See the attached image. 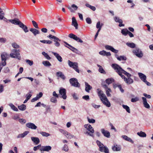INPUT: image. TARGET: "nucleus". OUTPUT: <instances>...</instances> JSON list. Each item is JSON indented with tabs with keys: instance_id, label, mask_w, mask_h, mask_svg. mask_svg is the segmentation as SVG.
Instances as JSON below:
<instances>
[{
	"instance_id": "f257e3e1",
	"label": "nucleus",
	"mask_w": 153,
	"mask_h": 153,
	"mask_svg": "<svg viewBox=\"0 0 153 153\" xmlns=\"http://www.w3.org/2000/svg\"><path fill=\"white\" fill-rule=\"evenodd\" d=\"M112 67L122 78L124 79L126 83L130 84L133 83V79L130 78L131 75L123 70L118 65L113 64L112 65Z\"/></svg>"
},
{
	"instance_id": "f03ea898",
	"label": "nucleus",
	"mask_w": 153,
	"mask_h": 153,
	"mask_svg": "<svg viewBox=\"0 0 153 153\" xmlns=\"http://www.w3.org/2000/svg\"><path fill=\"white\" fill-rule=\"evenodd\" d=\"M97 91L98 95L103 104L107 107H110L111 104L103 92L100 88H97Z\"/></svg>"
},
{
	"instance_id": "7ed1b4c3",
	"label": "nucleus",
	"mask_w": 153,
	"mask_h": 153,
	"mask_svg": "<svg viewBox=\"0 0 153 153\" xmlns=\"http://www.w3.org/2000/svg\"><path fill=\"white\" fill-rule=\"evenodd\" d=\"M20 51L19 49H12L11 51L10 55L12 58H16L19 60H20L21 57L20 54Z\"/></svg>"
},
{
	"instance_id": "20e7f679",
	"label": "nucleus",
	"mask_w": 153,
	"mask_h": 153,
	"mask_svg": "<svg viewBox=\"0 0 153 153\" xmlns=\"http://www.w3.org/2000/svg\"><path fill=\"white\" fill-rule=\"evenodd\" d=\"M9 22L11 23L16 25H18L19 26L22 28L25 32H28L27 27L24 25L22 22L17 20H8Z\"/></svg>"
},
{
	"instance_id": "39448f33",
	"label": "nucleus",
	"mask_w": 153,
	"mask_h": 153,
	"mask_svg": "<svg viewBox=\"0 0 153 153\" xmlns=\"http://www.w3.org/2000/svg\"><path fill=\"white\" fill-rule=\"evenodd\" d=\"M84 127L88 131H86L85 133L87 134L90 136L93 137V134L94 132V130L93 128L90 124H85L84 125Z\"/></svg>"
},
{
	"instance_id": "423d86ee",
	"label": "nucleus",
	"mask_w": 153,
	"mask_h": 153,
	"mask_svg": "<svg viewBox=\"0 0 153 153\" xmlns=\"http://www.w3.org/2000/svg\"><path fill=\"white\" fill-rule=\"evenodd\" d=\"M11 18L12 19H18L22 18L20 13L15 12L14 10L12 11L11 12Z\"/></svg>"
},
{
	"instance_id": "0eeeda50",
	"label": "nucleus",
	"mask_w": 153,
	"mask_h": 153,
	"mask_svg": "<svg viewBox=\"0 0 153 153\" xmlns=\"http://www.w3.org/2000/svg\"><path fill=\"white\" fill-rule=\"evenodd\" d=\"M68 63L70 67L73 68L76 72L79 73V70L78 68V64L77 62H73L68 60Z\"/></svg>"
},
{
	"instance_id": "6e6552de",
	"label": "nucleus",
	"mask_w": 153,
	"mask_h": 153,
	"mask_svg": "<svg viewBox=\"0 0 153 153\" xmlns=\"http://www.w3.org/2000/svg\"><path fill=\"white\" fill-rule=\"evenodd\" d=\"M48 37H49L50 39H53V41L55 42L54 44L56 46L59 47L60 46V44L59 42H60L61 40L59 38L51 34H50Z\"/></svg>"
},
{
	"instance_id": "1a4fd4ad",
	"label": "nucleus",
	"mask_w": 153,
	"mask_h": 153,
	"mask_svg": "<svg viewBox=\"0 0 153 153\" xmlns=\"http://www.w3.org/2000/svg\"><path fill=\"white\" fill-rule=\"evenodd\" d=\"M72 86L76 87H79L80 84L78 82L77 79L75 78H72L69 80Z\"/></svg>"
},
{
	"instance_id": "9d476101",
	"label": "nucleus",
	"mask_w": 153,
	"mask_h": 153,
	"mask_svg": "<svg viewBox=\"0 0 153 153\" xmlns=\"http://www.w3.org/2000/svg\"><path fill=\"white\" fill-rule=\"evenodd\" d=\"M138 75L141 79L147 85L150 86L151 84L146 80V76L143 74L139 73Z\"/></svg>"
},
{
	"instance_id": "9b49d317",
	"label": "nucleus",
	"mask_w": 153,
	"mask_h": 153,
	"mask_svg": "<svg viewBox=\"0 0 153 153\" xmlns=\"http://www.w3.org/2000/svg\"><path fill=\"white\" fill-rule=\"evenodd\" d=\"M133 53L137 57L141 58L143 56V53L141 50L138 48H137L133 51Z\"/></svg>"
},
{
	"instance_id": "f8f14e48",
	"label": "nucleus",
	"mask_w": 153,
	"mask_h": 153,
	"mask_svg": "<svg viewBox=\"0 0 153 153\" xmlns=\"http://www.w3.org/2000/svg\"><path fill=\"white\" fill-rule=\"evenodd\" d=\"M8 55L5 53H4L1 54V57L2 62V65L5 66L6 64V60Z\"/></svg>"
},
{
	"instance_id": "ddd939ff",
	"label": "nucleus",
	"mask_w": 153,
	"mask_h": 153,
	"mask_svg": "<svg viewBox=\"0 0 153 153\" xmlns=\"http://www.w3.org/2000/svg\"><path fill=\"white\" fill-rule=\"evenodd\" d=\"M101 131L102 134L103 135L107 137L110 138V134L109 131L107 130H105L104 128H102L101 129Z\"/></svg>"
},
{
	"instance_id": "4468645a",
	"label": "nucleus",
	"mask_w": 153,
	"mask_h": 153,
	"mask_svg": "<svg viewBox=\"0 0 153 153\" xmlns=\"http://www.w3.org/2000/svg\"><path fill=\"white\" fill-rule=\"evenodd\" d=\"M60 94L62 95V97L64 99H66L67 97L66 95V90L64 88H61L59 90Z\"/></svg>"
},
{
	"instance_id": "2eb2a0df",
	"label": "nucleus",
	"mask_w": 153,
	"mask_h": 153,
	"mask_svg": "<svg viewBox=\"0 0 153 153\" xmlns=\"http://www.w3.org/2000/svg\"><path fill=\"white\" fill-rule=\"evenodd\" d=\"M51 149V147L50 146H42L39 149L41 151L49 152Z\"/></svg>"
},
{
	"instance_id": "dca6fc26",
	"label": "nucleus",
	"mask_w": 153,
	"mask_h": 153,
	"mask_svg": "<svg viewBox=\"0 0 153 153\" xmlns=\"http://www.w3.org/2000/svg\"><path fill=\"white\" fill-rule=\"evenodd\" d=\"M105 47L106 49L110 50L114 53H117L118 52L117 50L115 49L112 47L111 46L106 45L105 46Z\"/></svg>"
},
{
	"instance_id": "f3484780",
	"label": "nucleus",
	"mask_w": 153,
	"mask_h": 153,
	"mask_svg": "<svg viewBox=\"0 0 153 153\" xmlns=\"http://www.w3.org/2000/svg\"><path fill=\"white\" fill-rule=\"evenodd\" d=\"M26 126L32 129H36L37 127L33 123H29L26 124Z\"/></svg>"
},
{
	"instance_id": "a211bd4d",
	"label": "nucleus",
	"mask_w": 153,
	"mask_h": 153,
	"mask_svg": "<svg viewBox=\"0 0 153 153\" xmlns=\"http://www.w3.org/2000/svg\"><path fill=\"white\" fill-rule=\"evenodd\" d=\"M142 99L143 100V104L144 106L147 108H149L150 106L149 104L147 103L146 98L145 97H142Z\"/></svg>"
},
{
	"instance_id": "6ab92c4d",
	"label": "nucleus",
	"mask_w": 153,
	"mask_h": 153,
	"mask_svg": "<svg viewBox=\"0 0 153 153\" xmlns=\"http://www.w3.org/2000/svg\"><path fill=\"white\" fill-rule=\"evenodd\" d=\"M52 53L53 54L58 60L60 62H62V57L57 53L52 52Z\"/></svg>"
},
{
	"instance_id": "aec40b11",
	"label": "nucleus",
	"mask_w": 153,
	"mask_h": 153,
	"mask_svg": "<svg viewBox=\"0 0 153 153\" xmlns=\"http://www.w3.org/2000/svg\"><path fill=\"white\" fill-rule=\"evenodd\" d=\"M30 31L35 36H36L37 34H39L40 33L39 31L38 30L34 28H30Z\"/></svg>"
},
{
	"instance_id": "412c9836",
	"label": "nucleus",
	"mask_w": 153,
	"mask_h": 153,
	"mask_svg": "<svg viewBox=\"0 0 153 153\" xmlns=\"http://www.w3.org/2000/svg\"><path fill=\"white\" fill-rule=\"evenodd\" d=\"M85 91L88 92H89V91L91 90L92 88V87L91 86L88 84L87 82H85Z\"/></svg>"
},
{
	"instance_id": "4be33fe9",
	"label": "nucleus",
	"mask_w": 153,
	"mask_h": 153,
	"mask_svg": "<svg viewBox=\"0 0 153 153\" xmlns=\"http://www.w3.org/2000/svg\"><path fill=\"white\" fill-rule=\"evenodd\" d=\"M112 149L113 151H119L121 150V147L120 146H119L117 145H116L112 146Z\"/></svg>"
},
{
	"instance_id": "5701e85b",
	"label": "nucleus",
	"mask_w": 153,
	"mask_h": 153,
	"mask_svg": "<svg viewBox=\"0 0 153 153\" xmlns=\"http://www.w3.org/2000/svg\"><path fill=\"white\" fill-rule=\"evenodd\" d=\"M31 139L36 145L38 144L39 143L40 140L38 137H31Z\"/></svg>"
},
{
	"instance_id": "b1692460",
	"label": "nucleus",
	"mask_w": 153,
	"mask_h": 153,
	"mask_svg": "<svg viewBox=\"0 0 153 153\" xmlns=\"http://www.w3.org/2000/svg\"><path fill=\"white\" fill-rule=\"evenodd\" d=\"M56 74L57 76L60 77L63 80H64L65 79V75L61 72L60 71L57 72Z\"/></svg>"
},
{
	"instance_id": "393cba45",
	"label": "nucleus",
	"mask_w": 153,
	"mask_h": 153,
	"mask_svg": "<svg viewBox=\"0 0 153 153\" xmlns=\"http://www.w3.org/2000/svg\"><path fill=\"white\" fill-rule=\"evenodd\" d=\"M71 25L74 26L76 29H78V24L76 20H72Z\"/></svg>"
},
{
	"instance_id": "a878e982",
	"label": "nucleus",
	"mask_w": 153,
	"mask_h": 153,
	"mask_svg": "<svg viewBox=\"0 0 153 153\" xmlns=\"http://www.w3.org/2000/svg\"><path fill=\"white\" fill-rule=\"evenodd\" d=\"M122 137L125 140L130 142L132 143H133V141L129 137L126 135H123Z\"/></svg>"
},
{
	"instance_id": "bb28decb",
	"label": "nucleus",
	"mask_w": 153,
	"mask_h": 153,
	"mask_svg": "<svg viewBox=\"0 0 153 153\" xmlns=\"http://www.w3.org/2000/svg\"><path fill=\"white\" fill-rule=\"evenodd\" d=\"M114 79L112 78H108L105 80L106 82L108 85L112 83V82H114Z\"/></svg>"
},
{
	"instance_id": "cd10ccee",
	"label": "nucleus",
	"mask_w": 153,
	"mask_h": 153,
	"mask_svg": "<svg viewBox=\"0 0 153 153\" xmlns=\"http://www.w3.org/2000/svg\"><path fill=\"white\" fill-rule=\"evenodd\" d=\"M137 134L141 137H146V134L142 131L137 132Z\"/></svg>"
},
{
	"instance_id": "c85d7f7f",
	"label": "nucleus",
	"mask_w": 153,
	"mask_h": 153,
	"mask_svg": "<svg viewBox=\"0 0 153 153\" xmlns=\"http://www.w3.org/2000/svg\"><path fill=\"white\" fill-rule=\"evenodd\" d=\"M18 108L20 110L23 111L26 109V106L25 105L23 104L20 106H19Z\"/></svg>"
},
{
	"instance_id": "c756f323",
	"label": "nucleus",
	"mask_w": 153,
	"mask_h": 153,
	"mask_svg": "<svg viewBox=\"0 0 153 153\" xmlns=\"http://www.w3.org/2000/svg\"><path fill=\"white\" fill-rule=\"evenodd\" d=\"M116 57L117 59L120 61V60H126V58L124 56H117Z\"/></svg>"
},
{
	"instance_id": "7c9ffc66",
	"label": "nucleus",
	"mask_w": 153,
	"mask_h": 153,
	"mask_svg": "<svg viewBox=\"0 0 153 153\" xmlns=\"http://www.w3.org/2000/svg\"><path fill=\"white\" fill-rule=\"evenodd\" d=\"M5 15V13L4 11L0 12V19H7L4 17Z\"/></svg>"
},
{
	"instance_id": "2f4dec72",
	"label": "nucleus",
	"mask_w": 153,
	"mask_h": 153,
	"mask_svg": "<svg viewBox=\"0 0 153 153\" xmlns=\"http://www.w3.org/2000/svg\"><path fill=\"white\" fill-rule=\"evenodd\" d=\"M126 45L129 47H130L132 48H134L135 47V44L133 43H128L127 42L126 43Z\"/></svg>"
},
{
	"instance_id": "473e14b6",
	"label": "nucleus",
	"mask_w": 153,
	"mask_h": 153,
	"mask_svg": "<svg viewBox=\"0 0 153 153\" xmlns=\"http://www.w3.org/2000/svg\"><path fill=\"white\" fill-rule=\"evenodd\" d=\"M9 106L10 107L11 109L15 111H18V108L15 107L12 103H10L9 104Z\"/></svg>"
},
{
	"instance_id": "72a5a7b5",
	"label": "nucleus",
	"mask_w": 153,
	"mask_h": 153,
	"mask_svg": "<svg viewBox=\"0 0 153 153\" xmlns=\"http://www.w3.org/2000/svg\"><path fill=\"white\" fill-rule=\"evenodd\" d=\"M85 6L89 8H90L93 11H95L96 9V7L93 6H92L90 4H85Z\"/></svg>"
},
{
	"instance_id": "f704fd0d",
	"label": "nucleus",
	"mask_w": 153,
	"mask_h": 153,
	"mask_svg": "<svg viewBox=\"0 0 153 153\" xmlns=\"http://www.w3.org/2000/svg\"><path fill=\"white\" fill-rule=\"evenodd\" d=\"M42 64L45 66H50L51 64L48 61H44L42 62Z\"/></svg>"
},
{
	"instance_id": "c9c22d12",
	"label": "nucleus",
	"mask_w": 153,
	"mask_h": 153,
	"mask_svg": "<svg viewBox=\"0 0 153 153\" xmlns=\"http://www.w3.org/2000/svg\"><path fill=\"white\" fill-rule=\"evenodd\" d=\"M115 21L116 22H118L119 23V27H121L124 26V25L122 24V20H115Z\"/></svg>"
},
{
	"instance_id": "e433bc0d",
	"label": "nucleus",
	"mask_w": 153,
	"mask_h": 153,
	"mask_svg": "<svg viewBox=\"0 0 153 153\" xmlns=\"http://www.w3.org/2000/svg\"><path fill=\"white\" fill-rule=\"evenodd\" d=\"M122 106H123V108L124 109H125L126 110V111L128 113H130V109L128 106L127 105H123Z\"/></svg>"
},
{
	"instance_id": "4c0bfd02",
	"label": "nucleus",
	"mask_w": 153,
	"mask_h": 153,
	"mask_svg": "<svg viewBox=\"0 0 153 153\" xmlns=\"http://www.w3.org/2000/svg\"><path fill=\"white\" fill-rule=\"evenodd\" d=\"M128 30L126 29H123L121 30V33L125 36H126L128 34Z\"/></svg>"
},
{
	"instance_id": "58836bf2",
	"label": "nucleus",
	"mask_w": 153,
	"mask_h": 153,
	"mask_svg": "<svg viewBox=\"0 0 153 153\" xmlns=\"http://www.w3.org/2000/svg\"><path fill=\"white\" fill-rule=\"evenodd\" d=\"M105 148H108L103 145L102 146H101L99 147V151L101 152H104Z\"/></svg>"
},
{
	"instance_id": "ea45409f",
	"label": "nucleus",
	"mask_w": 153,
	"mask_h": 153,
	"mask_svg": "<svg viewBox=\"0 0 153 153\" xmlns=\"http://www.w3.org/2000/svg\"><path fill=\"white\" fill-rule=\"evenodd\" d=\"M106 93L108 97H111V95L109 93L110 92H111V90L110 88H108V89H105Z\"/></svg>"
},
{
	"instance_id": "a19ab883",
	"label": "nucleus",
	"mask_w": 153,
	"mask_h": 153,
	"mask_svg": "<svg viewBox=\"0 0 153 153\" xmlns=\"http://www.w3.org/2000/svg\"><path fill=\"white\" fill-rule=\"evenodd\" d=\"M40 134H41L42 136L45 137H48L50 135V134L46 132L42 131L40 132Z\"/></svg>"
},
{
	"instance_id": "79ce46f5",
	"label": "nucleus",
	"mask_w": 153,
	"mask_h": 153,
	"mask_svg": "<svg viewBox=\"0 0 153 153\" xmlns=\"http://www.w3.org/2000/svg\"><path fill=\"white\" fill-rule=\"evenodd\" d=\"M12 47L15 49L19 48H20L19 46L17 44L14 43L12 44Z\"/></svg>"
},
{
	"instance_id": "37998d69",
	"label": "nucleus",
	"mask_w": 153,
	"mask_h": 153,
	"mask_svg": "<svg viewBox=\"0 0 153 153\" xmlns=\"http://www.w3.org/2000/svg\"><path fill=\"white\" fill-rule=\"evenodd\" d=\"M61 20H52V21L51 22L53 24H56L58 23Z\"/></svg>"
},
{
	"instance_id": "c03bdc74",
	"label": "nucleus",
	"mask_w": 153,
	"mask_h": 153,
	"mask_svg": "<svg viewBox=\"0 0 153 153\" xmlns=\"http://www.w3.org/2000/svg\"><path fill=\"white\" fill-rule=\"evenodd\" d=\"M103 25V24L102 23H101L100 24V22L99 21L97 23L96 25V27L97 28H101Z\"/></svg>"
},
{
	"instance_id": "a18cd8bd",
	"label": "nucleus",
	"mask_w": 153,
	"mask_h": 153,
	"mask_svg": "<svg viewBox=\"0 0 153 153\" xmlns=\"http://www.w3.org/2000/svg\"><path fill=\"white\" fill-rule=\"evenodd\" d=\"M88 120L90 123H94L95 122V120L93 119H90L88 117H87Z\"/></svg>"
},
{
	"instance_id": "49530a36",
	"label": "nucleus",
	"mask_w": 153,
	"mask_h": 153,
	"mask_svg": "<svg viewBox=\"0 0 153 153\" xmlns=\"http://www.w3.org/2000/svg\"><path fill=\"white\" fill-rule=\"evenodd\" d=\"M26 62L30 66L32 65L33 64V62L32 61L29 59L26 60Z\"/></svg>"
},
{
	"instance_id": "de8ad7c7",
	"label": "nucleus",
	"mask_w": 153,
	"mask_h": 153,
	"mask_svg": "<svg viewBox=\"0 0 153 153\" xmlns=\"http://www.w3.org/2000/svg\"><path fill=\"white\" fill-rule=\"evenodd\" d=\"M62 149L65 152L68 151V146L66 144H65L63 147Z\"/></svg>"
},
{
	"instance_id": "09e8293b",
	"label": "nucleus",
	"mask_w": 153,
	"mask_h": 153,
	"mask_svg": "<svg viewBox=\"0 0 153 153\" xmlns=\"http://www.w3.org/2000/svg\"><path fill=\"white\" fill-rule=\"evenodd\" d=\"M32 22L34 26L36 28H39V27H38V24L36 23V22L34 21H32Z\"/></svg>"
},
{
	"instance_id": "8fccbe9b",
	"label": "nucleus",
	"mask_w": 153,
	"mask_h": 153,
	"mask_svg": "<svg viewBox=\"0 0 153 153\" xmlns=\"http://www.w3.org/2000/svg\"><path fill=\"white\" fill-rule=\"evenodd\" d=\"M65 135L67 138H71L72 137V135L69 133L67 132V134H65Z\"/></svg>"
},
{
	"instance_id": "3c124183",
	"label": "nucleus",
	"mask_w": 153,
	"mask_h": 153,
	"mask_svg": "<svg viewBox=\"0 0 153 153\" xmlns=\"http://www.w3.org/2000/svg\"><path fill=\"white\" fill-rule=\"evenodd\" d=\"M56 97H52L51 99V101L55 103L57 102Z\"/></svg>"
},
{
	"instance_id": "603ef678",
	"label": "nucleus",
	"mask_w": 153,
	"mask_h": 153,
	"mask_svg": "<svg viewBox=\"0 0 153 153\" xmlns=\"http://www.w3.org/2000/svg\"><path fill=\"white\" fill-rule=\"evenodd\" d=\"M42 146L40 144L38 145V146H35L33 148V150L35 151H36L37 149H39V148H41Z\"/></svg>"
},
{
	"instance_id": "864d4df0",
	"label": "nucleus",
	"mask_w": 153,
	"mask_h": 153,
	"mask_svg": "<svg viewBox=\"0 0 153 153\" xmlns=\"http://www.w3.org/2000/svg\"><path fill=\"white\" fill-rule=\"evenodd\" d=\"M19 121L22 123H25L26 122L25 120L23 119H20L19 120Z\"/></svg>"
},
{
	"instance_id": "5fc2aeb1",
	"label": "nucleus",
	"mask_w": 153,
	"mask_h": 153,
	"mask_svg": "<svg viewBox=\"0 0 153 153\" xmlns=\"http://www.w3.org/2000/svg\"><path fill=\"white\" fill-rule=\"evenodd\" d=\"M109 125H110V126H111V130H114V131L115 132H116L117 131V130L114 127V126H113V124L112 123H110Z\"/></svg>"
},
{
	"instance_id": "6e6d98bb",
	"label": "nucleus",
	"mask_w": 153,
	"mask_h": 153,
	"mask_svg": "<svg viewBox=\"0 0 153 153\" xmlns=\"http://www.w3.org/2000/svg\"><path fill=\"white\" fill-rule=\"evenodd\" d=\"M139 100V99L137 97H135L134 98H132L131 100V102H136L138 101Z\"/></svg>"
},
{
	"instance_id": "4d7b16f0",
	"label": "nucleus",
	"mask_w": 153,
	"mask_h": 153,
	"mask_svg": "<svg viewBox=\"0 0 153 153\" xmlns=\"http://www.w3.org/2000/svg\"><path fill=\"white\" fill-rule=\"evenodd\" d=\"M96 143L97 145L99 146V147L101 146H102L103 145L102 143H101V142L99 140H97L96 141Z\"/></svg>"
},
{
	"instance_id": "13d9d810",
	"label": "nucleus",
	"mask_w": 153,
	"mask_h": 153,
	"mask_svg": "<svg viewBox=\"0 0 153 153\" xmlns=\"http://www.w3.org/2000/svg\"><path fill=\"white\" fill-rule=\"evenodd\" d=\"M99 71L101 73H104L105 72L104 70L102 67L99 68Z\"/></svg>"
},
{
	"instance_id": "bf43d9fd",
	"label": "nucleus",
	"mask_w": 153,
	"mask_h": 153,
	"mask_svg": "<svg viewBox=\"0 0 153 153\" xmlns=\"http://www.w3.org/2000/svg\"><path fill=\"white\" fill-rule=\"evenodd\" d=\"M42 93L41 92H40L39 93V94L37 95L36 97L39 99L42 96Z\"/></svg>"
},
{
	"instance_id": "052dcab7",
	"label": "nucleus",
	"mask_w": 153,
	"mask_h": 153,
	"mask_svg": "<svg viewBox=\"0 0 153 153\" xmlns=\"http://www.w3.org/2000/svg\"><path fill=\"white\" fill-rule=\"evenodd\" d=\"M82 98L86 100H89V97L88 95H85L82 97Z\"/></svg>"
},
{
	"instance_id": "680f3d73",
	"label": "nucleus",
	"mask_w": 153,
	"mask_h": 153,
	"mask_svg": "<svg viewBox=\"0 0 153 153\" xmlns=\"http://www.w3.org/2000/svg\"><path fill=\"white\" fill-rule=\"evenodd\" d=\"M59 131L63 134H64L65 135L66 134H67V131H66L63 130L62 129H60Z\"/></svg>"
},
{
	"instance_id": "e2e57ef3",
	"label": "nucleus",
	"mask_w": 153,
	"mask_h": 153,
	"mask_svg": "<svg viewBox=\"0 0 153 153\" xmlns=\"http://www.w3.org/2000/svg\"><path fill=\"white\" fill-rule=\"evenodd\" d=\"M75 40L77 41L78 42H80V43H82L83 42V41L79 37L77 36V38H76Z\"/></svg>"
},
{
	"instance_id": "0e129e2a",
	"label": "nucleus",
	"mask_w": 153,
	"mask_h": 153,
	"mask_svg": "<svg viewBox=\"0 0 153 153\" xmlns=\"http://www.w3.org/2000/svg\"><path fill=\"white\" fill-rule=\"evenodd\" d=\"M143 95L147 98L150 99L151 98V96L150 95L147 94H146L144 93L143 94Z\"/></svg>"
},
{
	"instance_id": "69168bd1",
	"label": "nucleus",
	"mask_w": 153,
	"mask_h": 153,
	"mask_svg": "<svg viewBox=\"0 0 153 153\" xmlns=\"http://www.w3.org/2000/svg\"><path fill=\"white\" fill-rule=\"evenodd\" d=\"M92 106L95 108H98L99 107H100V105H96V104H94V103L92 104Z\"/></svg>"
},
{
	"instance_id": "338daca9",
	"label": "nucleus",
	"mask_w": 153,
	"mask_h": 153,
	"mask_svg": "<svg viewBox=\"0 0 153 153\" xmlns=\"http://www.w3.org/2000/svg\"><path fill=\"white\" fill-rule=\"evenodd\" d=\"M25 136L24 135V133L20 134L17 137V138H23L25 137Z\"/></svg>"
},
{
	"instance_id": "774afa93",
	"label": "nucleus",
	"mask_w": 153,
	"mask_h": 153,
	"mask_svg": "<svg viewBox=\"0 0 153 153\" xmlns=\"http://www.w3.org/2000/svg\"><path fill=\"white\" fill-rule=\"evenodd\" d=\"M32 95L30 94H27L26 95V98L27 100H29L31 97Z\"/></svg>"
}]
</instances>
